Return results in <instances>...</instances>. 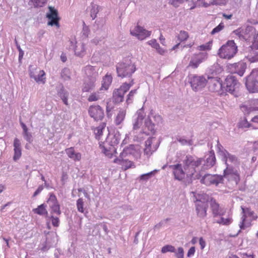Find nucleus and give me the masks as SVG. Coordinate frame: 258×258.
Wrapping results in <instances>:
<instances>
[{
  "instance_id": "1",
  "label": "nucleus",
  "mask_w": 258,
  "mask_h": 258,
  "mask_svg": "<svg viewBox=\"0 0 258 258\" xmlns=\"http://www.w3.org/2000/svg\"><path fill=\"white\" fill-rule=\"evenodd\" d=\"M201 159H194V157L190 156H186L183 160V168L181 164L169 165V168L173 170V173L175 179L182 180L186 175L185 180V184H189L192 183V180L196 178H198L200 174L194 177L196 172V168L200 166L201 163Z\"/></svg>"
},
{
  "instance_id": "2",
  "label": "nucleus",
  "mask_w": 258,
  "mask_h": 258,
  "mask_svg": "<svg viewBox=\"0 0 258 258\" xmlns=\"http://www.w3.org/2000/svg\"><path fill=\"white\" fill-rule=\"evenodd\" d=\"M233 33L237 36L238 38L246 41L252 42L250 49H258V31L251 26H247L245 28H238Z\"/></svg>"
},
{
  "instance_id": "3",
  "label": "nucleus",
  "mask_w": 258,
  "mask_h": 258,
  "mask_svg": "<svg viewBox=\"0 0 258 258\" xmlns=\"http://www.w3.org/2000/svg\"><path fill=\"white\" fill-rule=\"evenodd\" d=\"M121 139L120 134L116 131L113 133H109L105 142L100 144V147L102 152L106 156L111 158L114 153H116L115 146L119 143Z\"/></svg>"
},
{
  "instance_id": "4",
  "label": "nucleus",
  "mask_w": 258,
  "mask_h": 258,
  "mask_svg": "<svg viewBox=\"0 0 258 258\" xmlns=\"http://www.w3.org/2000/svg\"><path fill=\"white\" fill-rule=\"evenodd\" d=\"M196 199V212L197 216L204 219L207 216L210 198L206 194H197L194 196Z\"/></svg>"
},
{
  "instance_id": "5",
  "label": "nucleus",
  "mask_w": 258,
  "mask_h": 258,
  "mask_svg": "<svg viewBox=\"0 0 258 258\" xmlns=\"http://www.w3.org/2000/svg\"><path fill=\"white\" fill-rule=\"evenodd\" d=\"M116 70L117 76L123 78H130L136 68L130 59H124L116 64Z\"/></svg>"
},
{
  "instance_id": "6",
  "label": "nucleus",
  "mask_w": 258,
  "mask_h": 258,
  "mask_svg": "<svg viewBox=\"0 0 258 258\" xmlns=\"http://www.w3.org/2000/svg\"><path fill=\"white\" fill-rule=\"evenodd\" d=\"M237 51V46L233 40H229L222 45L219 50L218 54L223 58L230 59Z\"/></svg>"
},
{
  "instance_id": "7",
  "label": "nucleus",
  "mask_w": 258,
  "mask_h": 258,
  "mask_svg": "<svg viewBox=\"0 0 258 258\" xmlns=\"http://www.w3.org/2000/svg\"><path fill=\"white\" fill-rule=\"evenodd\" d=\"M223 89L225 93L228 92L235 97L238 96L239 83L236 77L232 75H228L225 79Z\"/></svg>"
},
{
  "instance_id": "8",
  "label": "nucleus",
  "mask_w": 258,
  "mask_h": 258,
  "mask_svg": "<svg viewBox=\"0 0 258 258\" xmlns=\"http://www.w3.org/2000/svg\"><path fill=\"white\" fill-rule=\"evenodd\" d=\"M134 79H131L128 83H123L119 88L115 89L113 93L112 99L115 103H119L123 101L124 95L134 85Z\"/></svg>"
},
{
  "instance_id": "9",
  "label": "nucleus",
  "mask_w": 258,
  "mask_h": 258,
  "mask_svg": "<svg viewBox=\"0 0 258 258\" xmlns=\"http://www.w3.org/2000/svg\"><path fill=\"white\" fill-rule=\"evenodd\" d=\"M245 79V86L249 92H258V68L253 69Z\"/></svg>"
},
{
  "instance_id": "10",
  "label": "nucleus",
  "mask_w": 258,
  "mask_h": 258,
  "mask_svg": "<svg viewBox=\"0 0 258 258\" xmlns=\"http://www.w3.org/2000/svg\"><path fill=\"white\" fill-rule=\"evenodd\" d=\"M207 84L210 91L217 92L220 95L225 93L222 81L218 77H208Z\"/></svg>"
},
{
  "instance_id": "11",
  "label": "nucleus",
  "mask_w": 258,
  "mask_h": 258,
  "mask_svg": "<svg viewBox=\"0 0 258 258\" xmlns=\"http://www.w3.org/2000/svg\"><path fill=\"white\" fill-rule=\"evenodd\" d=\"M189 82L192 89L195 91H199L205 87L207 80L203 76H191L189 77Z\"/></svg>"
},
{
  "instance_id": "12",
  "label": "nucleus",
  "mask_w": 258,
  "mask_h": 258,
  "mask_svg": "<svg viewBox=\"0 0 258 258\" xmlns=\"http://www.w3.org/2000/svg\"><path fill=\"white\" fill-rule=\"evenodd\" d=\"M194 159H201L202 162L200 165L202 166V171H204L213 167L216 163V157L213 151H211L209 154L204 158L194 157Z\"/></svg>"
},
{
  "instance_id": "13",
  "label": "nucleus",
  "mask_w": 258,
  "mask_h": 258,
  "mask_svg": "<svg viewBox=\"0 0 258 258\" xmlns=\"http://www.w3.org/2000/svg\"><path fill=\"white\" fill-rule=\"evenodd\" d=\"M223 176L218 174H207L204 175L201 179V182L207 185L215 184L218 185L219 183H222Z\"/></svg>"
},
{
  "instance_id": "14",
  "label": "nucleus",
  "mask_w": 258,
  "mask_h": 258,
  "mask_svg": "<svg viewBox=\"0 0 258 258\" xmlns=\"http://www.w3.org/2000/svg\"><path fill=\"white\" fill-rule=\"evenodd\" d=\"M247 68L246 63L239 61L237 63H230L227 65V69L231 74H237L239 76H243Z\"/></svg>"
},
{
  "instance_id": "15",
  "label": "nucleus",
  "mask_w": 258,
  "mask_h": 258,
  "mask_svg": "<svg viewBox=\"0 0 258 258\" xmlns=\"http://www.w3.org/2000/svg\"><path fill=\"white\" fill-rule=\"evenodd\" d=\"M156 138L151 137L145 141V148L144 149V154L148 157L150 156L154 152H155L159 147L160 142L159 141L155 142Z\"/></svg>"
},
{
  "instance_id": "16",
  "label": "nucleus",
  "mask_w": 258,
  "mask_h": 258,
  "mask_svg": "<svg viewBox=\"0 0 258 258\" xmlns=\"http://www.w3.org/2000/svg\"><path fill=\"white\" fill-rule=\"evenodd\" d=\"M88 112L90 116L96 121L102 120L104 116L103 109L98 105L90 106Z\"/></svg>"
},
{
  "instance_id": "17",
  "label": "nucleus",
  "mask_w": 258,
  "mask_h": 258,
  "mask_svg": "<svg viewBox=\"0 0 258 258\" xmlns=\"http://www.w3.org/2000/svg\"><path fill=\"white\" fill-rule=\"evenodd\" d=\"M48 9L49 12L46 14V17L49 20L47 23L48 25L56 26L57 27H59V18L58 16L57 11L52 7H49Z\"/></svg>"
},
{
  "instance_id": "18",
  "label": "nucleus",
  "mask_w": 258,
  "mask_h": 258,
  "mask_svg": "<svg viewBox=\"0 0 258 258\" xmlns=\"http://www.w3.org/2000/svg\"><path fill=\"white\" fill-rule=\"evenodd\" d=\"M224 177L227 180L233 181L235 184H237L239 180V175L237 171L234 168H226L224 170Z\"/></svg>"
},
{
  "instance_id": "19",
  "label": "nucleus",
  "mask_w": 258,
  "mask_h": 258,
  "mask_svg": "<svg viewBox=\"0 0 258 258\" xmlns=\"http://www.w3.org/2000/svg\"><path fill=\"white\" fill-rule=\"evenodd\" d=\"M207 58V54L206 53H200L194 55L191 57L188 67H191L192 69H196L199 67L201 63L206 60Z\"/></svg>"
},
{
  "instance_id": "20",
  "label": "nucleus",
  "mask_w": 258,
  "mask_h": 258,
  "mask_svg": "<svg viewBox=\"0 0 258 258\" xmlns=\"http://www.w3.org/2000/svg\"><path fill=\"white\" fill-rule=\"evenodd\" d=\"M131 34L136 36L139 39L143 40L151 35V32L138 25L134 29L130 30Z\"/></svg>"
},
{
  "instance_id": "21",
  "label": "nucleus",
  "mask_w": 258,
  "mask_h": 258,
  "mask_svg": "<svg viewBox=\"0 0 258 258\" xmlns=\"http://www.w3.org/2000/svg\"><path fill=\"white\" fill-rule=\"evenodd\" d=\"M222 154L221 158L222 160L225 162L226 168H228L229 167L230 168H233V165L236 164L237 162L236 157L230 154L228 151L226 153H222Z\"/></svg>"
},
{
  "instance_id": "22",
  "label": "nucleus",
  "mask_w": 258,
  "mask_h": 258,
  "mask_svg": "<svg viewBox=\"0 0 258 258\" xmlns=\"http://www.w3.org/2000/svg\"><path fill=\"white\" fill-rule=\"evenodd\" d=\"M145 116V114L142 109H140L137 111L136 113L133 116V128L134 130L140 128L142 124Z\"/></svg>"
},
{
  "instance_id": "23",
  "label": "nucleus",
  "mask_w": 258,
  "mask_h": 258,
  "mask_svg": "<svg viewBox=\"0 0 258 258\" xmlns=\"http://www.w3.org/2000/svg\"><path fill=\"white\" fill-rule=\"evenodd\" d=\"M98 73H94L92 78H86L82 89L83 92H89L93 89L95 86V82Z\"/></svg>"
},
{
  "instance_id": "24",
  "label": "nucleus",
  "mask_w": 258,
  "mask_h": 258,
  "mask_svg": "<svg viewBox=\"0 0 258 258\" xmlns=\"http://www.w3.org/2000/svg\"><path fill=\"white\" fill-rule=\"evenodd\" d=\"M210 202L211 209L214 218L218 216H222L223 212L220 208L219 205L213 198H211Z\"/></svg>"
},
{
  "instance_id": "25",
  "label": "nucleus",
  "mask_w": 258,
  "mask_h": 258,
  "mask_svg": "<svg viewBox=\"0 0 258 258\" xmlns=\"http://www.w3.org/2000/svg\"><path fill=\"white\" fill-rule=\"evenodd\" d=\"M21 142L18 138H15L14 140V155L13 156V160L15 161L19 159L22 155V151L21 147Z\"/></svg>"
},
{
  "instance_id": "26",
  "label": "nucleus",
  "mask_w": 258,
  "mask_h": 258,
  "mask_svg": "<svg viewBox=\"0 0 258 258\" xmlns=\"http://www.w3.org/2000/svg\"><path fill=\"white\" fill-rule=\"evenodd\" d=\"M156 132L155 124L153 123L151 119L148 117L145 121V128L144 133L146 135L154 134Z\"/></svg>"
},
{
  "instance_id": "27",
  "label": "nucleus",
  "mask_w": 258,
  "mask_h": 258,
  "mask_svg": "<svg viewBox=\"0 0 258 258\" xmlns=\"http://www.w3.org/2000/svg\"><path fill=\"white\" fill-rule=\"evenodd\" d=\"M137 146H135L134 145H130L128 146L125 147L123 151L120 154V157L122 158L125 157L128 155H132L133 156H135L137 153Z\"/></svg>"
},
{
  "instance_id": "28",
  "label": "nucleus",
  "mask_w": 258,
  "mask_h": 258,
  "mask_svg": "<svg viewBox=\"0 0 258 258\" xmlns=\"http://www.w3.org/2000/svg\"><path fill=\"white\" fill-rule=\"evenodd\" d=\"M114 162L122 165L124 170H126L132 167L134 165L133 162L128 161V160H124L123 157L120 158V157L118 158H115L114 160Z\"/></svg>"
},
{
  "instance_id": "29",
  "label": "nucleus",
  "mask_w": 258,
  "mask_h": 258,
  "mask_svg": "<svg viewBox=\"0 0 258 258\" xmlns=\"http://www.w3.org/2000/svg\"><path fill=\"white\" fill-rule=\"evenodd\" d=\"M66 152L69 157L74 160L79 161L81 158V154L80 153L75 152L72 147L67 149Z\"/></svg>"
},
{
  "instance_id": "30",
  "label": "nucleus",
  "mask_w": 258,
  "mask_h": 258,
  "mask_svg": "<svg viewBox=\"0 0 258 258\" xmlns=\"http://www.w3.org/2000/svg\"><path fill=\"white\" fill-rule=\"evenodd\" d=\"M112 77L110 75H106L102 81V86L100 90H107L112 82Z\"/></svg>"
},
{
  "instance_id": "31",
  "label": "nucleus",
  "mask_w": 258,
  "mask_h": 258,
  "mask_svg": "<svg viewBox=\"0 0 258 258\" xmlns=\"http://www.w3.org/2000/svg\"><path fill=\"white\" fill-rule=\"evenodd\" d=\"M58 95L61 99L63 103L68 105L69 103L68 102V98L69 95V92L66 90L63 87H62L59 91L58 92Z\"/></svg>"
},
{
  "instance_id": "32",
  "label": "nucleus",
  "mask_w": 258,
  "mask_h": 258,
  "mask_svg": "<svg viewBox=\"0 0 258 258\" xmlns=\"http://www.w3.org/2000/svg\"><path fill=\"white\" fill-rule=\"evenodd\" d=\"M258 49H249V54L247 56V58L251 62L258 61Z\"/></svg>"
},
{
  "instance_id": "33",
  "label": "nucleus",
  "mask_w": 258,
  "mask_h": 258,
  "mask_svg": "<svg viewBox=\"0 0 258 258\" xmlns=\"http://www.w3.org/2000/svg\"><path fill=\"white\" fill-rule=\"evenodd\" d=\"M46 205L44 204H41L38 206L37 208L33 209V212L35 214H37L39 215H47L48 212L46 209Z\"/></svg>"
},
{
  "instance_id": "34",
  "label": "nucleus",
  "mask_w": 258,
  "mask_h": 258,
  "mask_svg": "<svg viewBox=\"0 0 258 258\" xmlns=\"http://www.w3.org/2000/svg\"><path fill=\"white\" fill-rule=\"evenodd\" d=\"M126 114V112L124 110H120L115 118V123L118 125L124 120Z\"/></svg>"
},
{
  "instance_id": "35",
  "label": "nucleus",
  "mask_w": 258,
  "mask_h": 258,
  "mask_svg": "<svg viewBox=\"0 0 258 258\" xmlns=\"http://www.w3.org/2000/svg\"><path fill=\"white\" fill-rule=\"evenodd\" d=\"M75 54L77 56L82 57L85 54V48L84 43L78 44L76 45L75 48Z\"/></svg>"
},
{
  "instance_id": "36",
  "label": "nucleus",
  "mask_w": 258,
  "mask_h": 258,
  "mask_svg": "<svg viewBox=\"0 0 258 258\" xmlns=\"http://www.w3.org/2000/svg\"><path fill=\"white\" fill-rule=\"evenodd\" d=\"M47 203L50 208L59 205L56 196L53 193L50 194V196L47 201Z\"/></svg>"
},
{
  "instance_id": "37",
  "label": "nucleus",
  "mask_w": 258,
  "mask_h": 258,
  "mask_svg": "<svg viewBox=\"0 0 258 258\" xmlns=\"http://www.w3.org/2000/svg\"><path fill=\"white\" fill-rule=\"evenodd\" d=\"M106 123L105 122L101 123L98 127L94 129V132L96 138L99 139L102 135L103 131L105 129Z\"/></svg>"
},
{
  "instance_id": "38",
  "label": "nucleus",
  "mask_w": 258,
  "mask_h": 258,
  "mask_svg": "<svg viewBox=\"0 0 258 258\" xmlns=\"http://www.w3.org/2000/svg\"><path fill=\"white\" fill-rule=\"evenodd\" d=\"M85 74L87 76V78H92L94 76V73H97L95 68L90 65L86 66L84 68Z\"/></svg>"
},
{
  "instance_id": "39",
  "label": "nucleus",
  "mask_w": 258,
  "mask_h": 258,
  "mask_svg": "<svg viewBox=\"0 0 258 258\" xmlns=\"http://www.w3.org/2000/svg\"><path fill=\"white\" fill-rule=\"evenodd\" d=\"M149 44L153 47L155 48L160 54H163L165 52L164 50L160 47L159 44L157 42L155 39L149 41Z\"/></svg>"
},
{
  "instance_id": "40",
  "label": "nucleus",
  "mask_w": 258,
  "mask_h": 258,
  "mask_svg": "<svg viewBox=\"0 0 258 258\" xmlns=\"http://www.w3.org/2000/svg\"><path fill=\"white\" fill-rule=\"evenodd\" d=\"M214 222L223 224L225 225H229L232 222V219L231 218H224L223 217H220L219 219H216V218L214 220Z\"/></svg>"
},
{
  "instance_id": "41",
  "label": "nucleus",
  "mask_w": 258,
  "mask_h": 258,
  "mask_svg": "<svg viewBox=\"0 0 258 258\" xmlns=\"http://www.w3.org/2000/svg\"><path fill=\"white\" fill-rule=\"evenodd\" d=\"M241 209L242 210V213L243 214V215H245V217L246 218V216L248 215L251 217L254 220L256 219L257 218V216L254 215V213L253 211H251L249 208H244L242 207H241Z\"/></svg>"
},
{
  "instance_id": "42",
  "label": "nucleus",
  "mask_w": 258,
  "mask_h": 258,
  "mask_svg": "<svg viewBox=\"0 0 258 258\" xmlns=\"http://www.w3.org/2000/svg\"><path fill=\"white\" fill-rule=\"evenodd\" d=\"M92 8L90 11V16L93 20L95 19L99 12V6L97 5L92 4Z\"/></svg>"
},
{
  "instance_id": "43",
  "label": "nucleus",
  "mask_w": 258,
  "mask_h": 258,
  "mask_svg": "<svg viewBox=\"0 0 258 258\" xmlns=\"http://www.w3.org/2000/svg\"><path fill=\"white\" fill-rule=\"evenodd\" d=\"M250 222L249 221H247L246 220V218L245 217V215H242L241 217V221L240 222L239 224V227L240 229H245L246 228H248L250 226Z\"/></svg>"
},
{
  "instance_id": "44",
  "label": "nucleus",
  "mask_w": 258,
  "mask_h": 258,
  "mask_svg": "<svg viewBox=\"0 0 258 258\" xmlns=\"http://www.w3.org/2000/svg\"><path fill=\"white\" fill-rule=\"evenodd\" d=\"M157 171H158L157 170H153L151 172H150L149 173L142 174L140 176V177H139L140 179L141 180L146 181V180H148L149 178H150L151 177H152V176H153Z\"/></svg>"
},
{
  "instance_id": "45",
  "label": "nucleus",
  "mask_w": 258,
  "mask_h": 258,
  "mask_svg": "<svg viewBox=\"0 0 258 258\" xmlns=\"http://www.w3.org/2000/svg\"><path fill=\"white\" fill-rule=\"evenodd\" d=\"M188 37V34L187 32L185 31H180L179 34L177 36V38L180 41L182 42L186 40Z\"/></svg>"
},
{
  "instance_id": "46",
  "label": "nucleus",
  "mask_w": 258,
  "mask_h": 258,
  "mask_svg": "<svg viewBox=\"0 0 258 258\" xmlns=\"http://www.w3.org/2000/svg\"><path fill=\"white\" fill-rule=\"evenodd\" d=\"M70 71L68 68H64L61 73V76L64 80L70 79Z\"/></svg>"
},
{
  "instance_id": "47",
  "label": "nucleus",
  "mask_w": 258,
  "mask_h": 258,
  "mask_svg": "<svg viewBox=\"0 0 258 258\" xmlns=\"http://www.w3.org/2000/svg\"><path fill=\"white\" fill-rule=\"evenodd\" d=\"M23 136L24 138V139L29 143H31L33 141V137L31 133L29 132L28 130H27L25 132H23Z\"/></svg>"
},
{
  "instance_id": "48",
  "label": "nucleus",
  "mask_w": 258,
  "mask_h": 258,
  "mask_svg": "<svg viewBox=\"0 0 258 258\" xmlns=\"http://www.w3.org/2000/svg\"><path fill=\"white\" fill-rule=\"evenodd\" d=\"M77 208L79 212L82 213H84V202L83 199L80 198L77 201Z\"/></svg>"
},
{
  "instance_id": "49",
  "label": "nucleus",
  "mask_w": 258,
  "mask_h": 258,
  "mask_svg": "<svg viewBox=\"0 0 258 258\" xmlns=\"http://www.w3.org/2000/svg\"><path fill=\"white\" fill-rule=\"evenodd\" d=\"M161 252L163 253L167 252H175V248L172 245H166L162 248Z\"/></svg>"
},
{
  "instance_id": "50",
  "label": "nucleus",
  "mask_w": 258,
  "mask_h": 258,
  "mask_svg": "<svg viewBox=\"0 0 258 258\" xmlns=\"http://www.w3.org/2000/svg\"><path fill=\"white\" fill-rule=\"evenodd\" d=\"M35 7H43L46 3L47 0H31Z\"/></svg>"
},
{
  "instance_id": "51",
  "label": "nucleus",
  "mask_w": 258,
  "mask_h": 258,
  "mask_svg": "<svg viewBox=\"0 0 258 258\" xmlns=\"http://www.w3.org/2000/svg\"><path fill=\"white\" fill-rule=\"evenodd\" d=\"M136 89L132 90L130 92L129 94L127 96V98L126 100V103L127 104L131 103L132 102L133 97L135 95V94H136Z\"/></svg>"
},
{
  "instance_id": "52",
  "label": "nucleus",
  "mask_w": 258,
  "mask_h": 258,
  "mask_svg": "<svg viewBox=\"0 0 258 258\" xmlns=\"http://www.w3.org/2000/svg\"><path fill=\"white\" fill-rule=\"evenodd\" d=\"M217 153L221 157L222 153H226L227 152L223 147L220 144L219 140H217Z\"/></svg>"
},
{
  "instance_id": "53",
  "label": "nucleus",
  "mask_w": 258,
  "mask_h": 258,
  "mask_svg": "<svg viewBox=\"0 0 258 258\" xmlns=\"http://www.w3.org/2000/svg\"><path fill=\"white\" fill-rule=\"evenodd\" d=\"M90 33V30L88 26H87L85 23L83 22V28L82 31V36L84 38H87Z\"/></svg>"
},
{
  "instance_id": "54",
  "label": "nucleus",
  "mask_w": 258,
  "mask_h": 258,
  "mask_svg": "<svg viewBox=\"0 0 258 258\" xmlns=\"http://www.w3.org/2000/svg\"><path fill=\"white\" fill-rule=\"evenodd\" d=\"M45 75V73L43 71H40L39 74L36 76V77L34 78V80L36 82H43L44 83V82L43 81V77Z\"/></svg>"
},
{
  "instance_id": "55",
  "label": "nucleus",
  "mask_w": 258,
  "mask_h": 258,
  "mask_svg": "<svg viewBox=\"0 0 258 258\" xmlns=\"http://www.w3.org/2000/svg\"><path fill=\"white\" fill-rule=\"evenodd\" d=\"M177 141L181 143L182 145H191L192 144V141L191 140H186L183 138H179L177 139Z\"/></svg>"
},
{
  "instance_id": "56",
  "label": "nucleus",
  "mask_w": 258,
  "mask_h": 258,
  "mask_svg": "<svg viewBox=\"0 0 258 258\" xmlns=\"http://www.w3.org/2000/svg\"><path fill=\"white\" fill-rule=\"evenodd\" d=\"M50 214H56L57 215H59L61 214V211L60 210V206L59 205L51 207V208Z\"/></svg>"
},
{
  "instance_id": "57",
  "label": "nucleus",
  "mask_w": 258,
  "mask_h": 258,
  "mask_svg": "<svg viewBox=\"0 0 258 258\" xmlns=\"http://www.w3.org/2000/svg\"><path fill=\"white\" fill-rule=\"evenodd\" d=\"M50 218L51 219L52 224L54 227H58L59 224V219L57 217H54L53 215H51Z\"/></svg>"
},
{
  "instance_id": "58",
  "label": "nucleus",
  "mask_w": 258,
  "mask_h": 258,
  "mask_svg": "<svg viewBox=\"0 0 258 258\" xmlns=\"http://www.w3.org/2000/svg\"><path fill=\"white\" fill-rule=\"evenodd\" d=\"M228 2V0H212L211 4L213 5H225Z\"/></svg>"
},
{
  "instance_id": "59",
  "label": "nucleus",
  "mask_w": 258,
  "mask_h": 258,
  "mask_svg": "<svg viewBox=\"0 0 258 258\" xmlns=\"http://www.w3.org/2000/svg\"><path fill=\"white\" fill-rule=\"evenodd\" d=\"M224 27V25L223 23H221L219 24L218 26L216 27L215 28L213 29V30L211 32L212 34H215L216 33L219 32L221 30H222Z\"/></svg>"
},
{
  "instance_id": "60",
  "label": "nucleus",
  "mask_w": 258,
  "mask_h": 258,
  "mask_svg": "<svg viewBox=\"0 0 258 258\" xmlns=\"http://www.w3.org/2000/svg\"><path fill=\"white\" fill-rule=\"evenodd\" d=\"M175 256L177 258H183L184 250L183 248L181 247L178 248L177 251L175 250Z\"/></svg>"
},
{
  "instance_id": "61",
  "label": "nucleus",
  "mask_w": 258,
  "mask_h": 258,
  "mask_svg": "<svg viewBox=\"0 0 258 258\" xmlns=\"http://www.w3.org/2000/svg\"><path fill=\"white\" fill-rule=\"evenodd\" d=\"M15 43H16L17 48L18 49L19 52V59L20 60L22 58V57L24 55V52L21 48V47H20V45L18 44L16 39L15 40Z\"/></svg>"
},
{
  "instance_id": "62",
  "label": "nucleus",
  "mask_w": 258,
  "mask_h": 258,
  "mask_svg": "<svg viewBox=\"0 0 258 258\" xmlns=\"http://www.w3.org/2000/svg\"><path fill=\"white\" fill-rule=\"evenodd\" d=\"M99 98H100V97L98 95H97L96 93H93V94H91L89 96L88 100L89 102L96 101L98 100Z\"/></svg>"
},
{
  "instance_id": "63",
  "label": "nucleus",
  "mask_w": 258,
  "mask_h": 258,
  "mask_svg": "<svg viewBox=\"0 0 258 258\" xmlns=\"http://www.w3.org/2000/svg\"><path fill=\"white\" fill-rule=\"evenodd\" d=\"M114 108V106L111 102H107L106 104V112L107 116H109V112Z\"/></svg>"
},
{
  "instance_id": "64",
  "label": "nucleus",
  "mask_w": 258,
  "mask_h": 258,
  "mask_svg": "<svg viewBox=\"0 0 258 258\" xmlns=\"http://www.w3.org/2000/svg\"><path fill=\"white\" fill-rule=\"evenodd\" d=\"M250 126V123L248 122L247 119L244 118L243 120L239 122V126L240 127H248Z\"/></svg>"
}]
</instances>
